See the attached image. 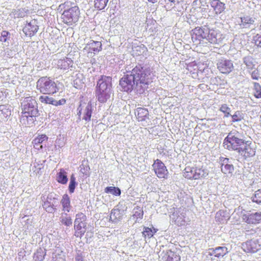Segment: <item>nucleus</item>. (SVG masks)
Wrapping results in <instances>:
<instances>
[{"mask_svg": "<svg viewBox=\"0 0 261 261\" xmlns=\"http://www.w3.org/2000/svg\"><path fill=\"white\" fill-rule=\"evenodd\" d=\"M186 214L183 209L179 208L174 212L171 218L178 225H183L185 223Z\"/></svg>", "mask_w": 261, "mask_h": 261, "instance_id": "dca6fc26", "label": "nucleus"}, {"mask_svg": "<svg viewBox=\"0 0 261 261\" xmlns=\"http://www.w3.org/2000/svg\"><path fill=\"white\" fill-rule=\"evenodd\" d=\"M219 110L224 114V117H228L231 116L230 114L231 109L226 104L221 105Z\"/></svg>", "mask_w": 261, "mask_h": 261, "instance_id": "37998d69", "label": "nucleus"}, {"mask_svg": "<svg viewBox=\"0 0 261 261\" xmlns=\"http://www.w3.org/2000/svg\"><path fill=\"white\" fill-rule=\"evenodd\" d=\"M77 185V182L76 181V178L74 175L72 174L70 178V182L68 187V190L70 193H73L74 191L76 186Z\"/></svg>", "mask_w": 261, "mask_h": 261, "instance_id": "a19ab883", "label": "nucleus"}, {"mask_svg": "<svg viewBox=\"0 0 261 261\" xmlns=\"http://www.w3.org/2000/svg\"><path fill=\"white\" fill-rule=\"evenodd\" d=\"M169 1H170V2L172 3H175L176 2H177V0H168Z\"/></svg>", "mask_w": 261, "mask_h": 261, "instance_id": "680f3d73", "label": "nucleus"}, {"mask_svg": "<svg viewBox=\"0 0 261 261\" xmlns=\"http://www.w3.org/2000/svg\"><path fill=\"white\" fill-rule=\"evenodd\" d=\"M76 261H84L82 256L78 255L75 258Z\"/></svg>", "mask_w": 261, "mask_h": 261, "instance_id": "bf43d9fd", "label": "nucleus"}, {"mask_svg": "<svg viewBox=\"0 0 261 261\" xmlns=\"http://www.w3.org/2000/svg\"><path fill=\"white\" fill-rule=\"evenodd\" d=\"M51 205H52V204L51 203L50 204V203H47L46 202H44V204L42 205V206L44 209H45V207L50 206Z\"/></svg>", "mask_w": 261, "mask_h": 261, "instance_id": "4d7b16f0", "label": "nucleus"}, {"mask_svg": "<svg viewBox=\"0 0 261 261\" xmlns=\"http://www.w3.org/2000/svg\"><path fill=\"white\" fill-rule=\"evenodd\" d=\"M77 114L80 115L82 113V105H80L79 108H77Z\"/></svg>", "mask_w": 261, "mask_h": 261, "instance_id": "13d9d810", "label": "nucleus"}, {"mask_svg": "<svg viewBox=\"0 0 261 261\" xmlns=\"http://www.w3.org/2000/svg\"><path fill=\"white\" fill-rule=\"evenodd\" d=\"M210 4L217 15L221 13L226 9L225 4L220 0H210Z\"/></svg>", "mask_w": 261, "mask_h": 261, "instance_id": "6ab92c4d", "label": "nucleus"}, {"mask_svg": "<svg viewBox=\"0 0 261 261\" xmlns=\"http://www.w3.org/2000/svg\"><path fill=\"white\" fill-rule=\"evenodd\" d=\"M195 179L206 177L208 175L207 170L201 168H195Z\"/></svg>", "mask_w": 261, "mask_h": 261, "instance_id": "72a5a7b5", "label": "nucleus"}, {"mask_svg": "<svg viewBox=\"0 0 261 261\" xmlns=\"http://www.w3.org/2000/svg\"><path fill=\"white\" fill-rule=\"evenodd\" d=\"M39 99L42 103L50 104L55 106L63 105L66 102V100L64 98H62L59 100H57L53 97L47 95H42L39 97Z\"/></svg>", "mask_w": 261, "mask_h": 261, "instance_id": "a211bd4d", "label": "nucleus"}, {"mask_svg": "<svg viewBox=\"0 0 261 261\" xmlns=\"http://www.w3.org/2000/svg\"><path fill=\"white\" fill-rule=\"evenodd\" d=\"M13 15L15 18L16 17H23L24 16V13L20 12V10H15L13 12Z\"/></svg>", "mask_w": 261, "mask_h": 261, "instance_id": "603ef678", "label": "nucleus"}, {"mask_svg": "<svg viewBox=\"0 0 261 261\" xmlns=\"http://www.w3.org/2000/svg\"><path fill=\"white\" fill-rule=\"evenodd\" d=\"M253 41L255 44L257 46L261 47V35L257 34L253 37Z\"/></svg>", "mask_w": 261, "mask_h": 261, "instance_id": "3c124183", "label": "nucleus"}, {"mask_svg": "<svg viewBox=\"0 0 261 261\" xmlns=\"http://www.w3.org/2000/svg\"><path fill=\"white\" fill-rule=\"evenodd\" d=\"M251 77L253 80H257L258 79L259 74H258V72L257 70H254V71H253L252 72V73H251Z\"/></svg>", "mask_w": 261, "mask_h": 261, "instance_id": "864d4df0", "label": "nucleus"}, {"mask_svg": "<svg viewBox=\"0 0 261 261\" xmlns=\"http://www.w3.org/2000/svg\"><path fill=\"white\" fill-rule=\"evenodd\" d=\"M254 96L256 98H261V86L257 83H254Z\"/></svg>", "mask_w": 261, "mask_h": 261, "instance_id": "de8ad7c7", "label": "nucleus"}, {"mask_svg": "<svg viewBox=\"0 0 261 261\" xmlns=\"http://www.w3.org/2000/svg\"><path fill=\"white\" fill-rule=\"evenodd\" d=\"M217 68L222 73L228 74L233 69V65L232 61L224 58H222L218 61Z\"/></svg>", "mask_w": 261, "mask_h": 261, "instance_id": "9b49d317", "label": "nucleus"}, {"mask_svg": "<svg viewBox=\"0 0 261 261\" xmlns=\"http://www.w3.org/2000/svg\"><path fill=\"white\" fill-rule=\"evenodd\" d=\"M65 253L59 247L57 248L53 254V261H65Z\"/></svg>", "mask_w": 261, "mask_h": 261, "instance_id": "393cba45", "label": "nucleus"}, {"mask_svg": "<svg viewBox=\"0 0 261 261\" xmlns=\"http://www.w3.org/2000/svg\"><path fill=\"white\" fill-rule=\"evenodd\" d=\"M72 61L68 58L60 59L58 61L57 66L58 68L66 70L72 66Z\"/></svg>", "mask_w": 261, "mask_h": 261, "instance_id": "5701e85b", "label": "nucleus"}, {"mask_svg": "<svg viewBox=\"0 0 261 261\" xmlns=\"http://www.w3.org/2000/svg\"><path fill=\"white\" fill-rule=\"evenodd\" d=\"M208 253H209L210 255H211V256L212 255H214L215 257H217V253L216 252L215 248H211V249H209Z\"/></svg>", "mask_w": 261, "mask_h": 261, "instance_id": "6e6d98bb", "label": "nucleus"}, {"mask_svg": "<svg viewBox=\"0 0 261 261\" xmlns=\"http://www.w3.org/2000/svg\"><path fill=\"white\" fill-rule=\"evenodd\" d=\"M238 152L245 158L252 156L255 154V151L252 149L248 142H245L244 145L240 146Z\"/></svg>", "mask_w": 261, "mask_h": 261, "instance_id": "f3484780", "label": "nucleus"}, {"mask_svg": "<svg viewBox=\"0 0 261 261\" xmlns=\"http://www.w3.org/2000/svg\"><path fill=\"white\" fill-rule=\"evenodd\" d=\"M61 203L63 207V210L69 212L70 210V200L67 194L63 196Z\"/></svg>", "mask_w": 261, "mask_h": 261, "instance_id": "cd10ccee", "label": "nucleus"}, {"mask_svg": "<svg viewBox=\"0 0 261 261\" xmlns=\"http://www.w3.org/2000/svg\"><path fill=\"white\" fill-rule=\"evenodd\" d=\"M133 217L136 219V221H137L138 219H142L143 216V211L141 207H135L133 210Z\"/></svg>", "mask_w": 261, "mask_h": 261, "instance_id": "ea45409f", "label": "nucleus"}, {"mask_svg": "<svg viewBox=\"0 0 261 261\" xmlns=\"http://www.w3.org/2000/svg\"><path fill=\"white\" fill-rule=\"evenodd\" d=\"M71 5L70 2H66L59 6L60 8L64 9L61 18L64 23L69 25H72L77 22L80 16L79 7L74 4L73 6Z\"/></svg>", "mask_w": 261, "mask_h": 261, "instance_id": "7ed1b4c3", "label": "nucleus"}, {"mask_svg": "<svg viewBox=\"0 0 261 261\" xmlns=\"http://www.w3.org/2000/svg\"><path fill=\"white\" fill-rule=\"evenodd\" d=\"M87 217L84 214L81 213L76 215L74 222V236L81 238L86 231Z\"/></svg>", "mask_w": 261, "mask_h": 261, "instance_id": "0eeeda50", "label": "nucleus"}, {"mask_svg": "<svg viewBox=\"0 0 261 261\" xmlns=\"http://www.w3.org/2000/svg\"><path fill=\"white\" fill-rule=\"evenodd\" d=\"M105 192L115 196H120L121 194V190L119 188L115 187H107L105 188Z\"/></svg>", "mask_w": 261, "mask_h": 261, "instance_id": "58836bf2", "label": "nucleus"}, {"mask_svg": "<svg viewBox=\"0 0 261 261\" xmlns=\"http://www.w3.org/2000/svg\"><path fill=\"white\" fill-rule=\"evenodd\" d=\"M45 254V249L39 248L37 250L36 252L34 253V259L36 261H42L44 259Z\"/></svg>", "mask_w": 261, "mask_h": 261, "instance_id": "7c9ffc66", "label": "nucleus"}, {"mask_svg": "<svg viewBox=\"0 0 261 261\" xmlns=\"http://www.w3.org/2000/svg\"><path fill=\"white\" fill-rule=\"evenodd\" d=\"M109 0H95L94 6L98 10L103 9L108 2Z\"/></svg>", "mask_w": 261, "mask_h": 261, "instance_id": "79ce46f5", "label": "nucleus"}, {"mask_svg": "<svg viewBox=\"0 0 261 261\" xmlns=\"http://www.w3.org/2000/svg\"><path fill=\"white\" fill-rule=\"evenodd\" d=\"M23 117H36L38 114V105L32 97H25L21 103Z\"/></svg>", "mask_w": 261, "mask_h": 261, "instance_id": "423d86ee", "label": "nucleus"}, {"mask_svg": "<svg viewBox=\"0 0 261 261\" xmlns=\"http://www.w3.org/2000/svg\"><path fill=\"white\" fill-rule=\"evenodd\" d=\"M206 40L212 44H219L223 38V35L218 30L209 29L207 28L205 37Z\"/></svg>", "mask_w": 261, "mask_h": 261, "instance_id": "9d476101", "label": "nucleus"}, {"mask_svg": "<svg viewBox=\"0 0 261 261\" xmlns=\"http://www.w3.org/2000/svg\"><path fill=\"white\" fill-rule=\"evenodd\" d=\"M93 109L91 103L89 102L87 104L85 108L84 109L83 119L86 121H90L91 120V115Z\"/></svg>", "mask_w": 261, "mask_h": 261, "instance_id": "bb28decb", "label": "nucleus"}, {"mask_svg": "<svg viewBox=\"0 0 261 261\" xmlns=\"http://www.w3.org/2000/svg\"><path fill=\"white\" fill-rule=\"evenodd\" d=\"M244 144L242 134L234 130L229 132L223 140L224 147L230 151H238L240 146Z\"/></svg>", "mask_w": 261, "mask_h": 261, "instance_id": "20e7f679", "label": "nucleus"}, {"mask_svg": "<svg viewBox=\"0 0 261 261\" xmlns=\"http://www.w3.org/2000/svg\"><path fill=\"white\" fill-rule=\"evenodd\" d=\"M95 94L98 101L106 102L110 98L112 93V77L101 76L97 82Z\"/></svg>", "mask_w": 261, "mask_h": 261, "instance_id": "f03ea898", "label": "nucleus"}, {"mask_svg": "<svg viewBox=\"0 0 261 261\" xmlns=\"http://www.w3.org/2000/svg\"><path fill=\"white\" fill-rule=\"evenodd\" d=\"M152 72V69L149 67L140 64L136 65L131 71H127L135 81L136 87L143 89L146 88L147 85L152 82L153 76Z\"/></svg>", "mask_w": 261, "mask_h": 261, "instance_id": "f257e3e1", "label": "nucleus"}, {"mask_svg": "<svg viewBox=\"0 0 261 261\" xmlns=\"http://www.w3.org/2000/svg\"><path fill=\"white\" fill-rule=\"evenodd\" d=\"M207 30V28H195L193 30V34L192 37V39H198L199 41H201V39H204V37H205V34H206Z\"/></svg>", "mask_w": 261, "mask_h": 261, "instance_id": "aec40b11", "label": "nucleus"}, {"mask_svg": "<svg viewBox=\"0 0 261 261\" xmlns=\"http://www.w3.org/2000/svg\"><path fill=\"white\" fill-rule=\"evenodd\" d=\"M38 30V26L37 25V22L34 19L27 23L22 31L26 36L32 37L37 33Z\"/></svg>", "mask_w": 261, "mask_h": 261, "instance_id": "2eb2a0df", "label": "nucleus"}, {"mask_svg": "<svg viewBox=\"0 0 261 261\" xmlns=\"http://www.w3.org/2000/svg\"><path fill=\"white\" fill-rule=\"evenodd\" d=\"M11 115V110L10 106L1 105L0 106V115H3L5 118H7Z\"/></svg>", "mask_w": 261, "mask_h": 261, "instance_id": "f704fd0d", "label": "nucleus"}, {"mask_svg": "<svg viewBox=\"0 0 261 261\" xmlns=\"http://www.w3.org/2000/svg\"><path fill=\"white\" fill-rule=\"evenodd\" d=\"M217 253V257H223L228 253L227 248L225 247H218L215 248Z\"/></svg>", "mask_w": 261, "mask_h": 261, "instance_id": "c03bdc74", "label": "nucleus"}, {"mask_svg": "<svg viewBox=\"0 0 261 261\" xmlns=\"http://www.w3.org/2000/svg\"><path fill=\"white\" fill-rule=\"evenodd\" d=\"M149 2L152 3H155L156 2L157 0H148Z\"/></svg>", "mask_w": 261, "mask_h": 261, "instance_id": "052dcab7", "label": "nucleus"}, {"mask_svg": "<svg viewBox=\"0 0 261 261\" xmlns=\"http://www.w3.org/2000/svg\"><path fill=\"white\" fill-rule=\"evenodd\" d=\"M11 37L10 33L6 31H3L0 36V41L3 43H5V45H8L9 44V40Z\"/></svg>", "mask_w": 261, "mask_h": 261, "instance_id": "e433bc0d", "label": "nucleus"}, {"mask_svg": "<svg viewBox=\"0 0 261 261\" xmlns=\"http://www.w3.org/2000/svg\"><path fill=\"white\" fill-rule=\"evenodd\" d=\"M91 51L98 53L101 50V43L99 41L90 40L87 44Z\"/></svg>", "mask_w": 261, "mask_h": 261, "instance_id": "a878e982", "label": "nucleus"}, {"mask_svg": "<svg viewBox=\"0 0 261 261\" xmlns=\"http://www.w3.org/2000/svg\"><path fill=\"white\" fill-rule=\"evenodd\" d=\"M219 163L221 165V169L222 173L225 174H231L234 171V167L232 161L228 158L220 157Z\"/></svg>", "mask_w": 261, "mask_h": 261, "instance_id": "ddd939ff", "label": "nucleus"}, {"mask_svg": "<svg viewBox=\"0 0 261 261\" xmlns=\"http://www.w3.org/2000/svg\"><path fill=\"white\" fill-rule=\"evenodd\" d=\"M252 201L257 204H261V189L255 192L254 195L251 197Z\"/></svg>", "mask_w": 261, "mask_h": 261, "instance_id": "a18cd8bd", "label": "nucleus"}, {"mask_svg": "<svg viewBox=\"0 0 261 261\" xmlns=\"http://www.w3.org/2000/svg\"><path fill=\"white\" fill-rule=\"evenodd\" d=\"M230 116L233 122L240 121L243 119V114L239 111H236L233 115Z\"/></svg>", "mask_w": 261, "mask_h": 261, "instance_id": "49530a36", "label": "nucleus"}, {"mask_svg": "<svg viewBox=\"0 0 261 261\" xmlns=\"http://www.w3.org/2000/svg\"><path fill=\"white\" fill-rule=\"evenodd\" d=\"M67 172L63 169H61L57 174V180L62 184H66L68 181Z\"/></svg>", "mask_w": 261, "mask_h": 261, "instance_id": "c85d7f7f", "label": "nucleus"}, {"mask_svg": "<svg viewBox=\"0 0 261 261\" xmlns=\"http://www.w3.org/2000/svg\"><path fill=\"white\" fill-rule=\"evenodd\" d=\"M56 206V205H51L50 206L45 207V210L49 213H53L56 210V208H55Z\"/></svg>", "mask_w": 261, "mask_h": 261, "instance_id": "5fc2aeb1", "label": "nucleus"}, {"mask_svg": "<svg viewBox=\"0 0 261 261\" xmlns=\"http://www.w3.org/2000/svg\"><path fill=\"white\" fill-rule=\"evenodd\" d=\"M60 221L61 224L67 227H70L72 224V221L70 217L67 216V213L62 215L60 218Z\"/></svg>", "mask_w": 261, "mask_h": 261, "instance_id": "2f4dec72", "label": "nucleus"}, {"mask_svg": "<svg viewBox=\"0 0 261 261\" xmlns=\"http://www.w3.org/2000/svg\"><path fill=\"white\" fill-rule=\"evenodd\" d=\"M243 63L249 69H253L255 64L253 58L251 56H246L243 58Z\"/></svg>", "mask_w": 261, "mask_h": 261, "instance_id": "4c0bfd02", "label": "nucleus"}, {"mask_svg": "<svg viewBox=\"0 0 261 261\" xmlns=\"http://www.w3.org/2000/svg\"><path fill=\"white\" fill-rule=\"evenodd\" d=\"M195 168H191L190 167H187L185 169L184 172V176L188 179H195Z\"/></svg>", "mask_w": 261, "mask_h": 261, "instance_id": "c9c22d12", "label": "nucleus"}, {"mask_svg": "<svg viewBox=\"0 0 261 261\" xmlns=\"http://www.w3.org/2000/svg\"><path fill=\"white\" fill-rule=\"evenodd\" d=\"M37 88L44 94H53L59 90L54 80L47 76H42L38 80Z\"/></svg>", "mask_w": 261, "mask_h": 261, "instance_id": "39448f33", "label": "nucleus"}, {"mask_svg": "<svg viewBox=\"0 0 261 261\" xmlns=\"http://www.w3.org/2000/svg\"><path fill=\"white\" fill-rule=\"evenodd\" d=\"M244 222L248 224H257L261 223V212H255L244 214L242 217Z\"/></svg>", "mask_w": 261, "mask_h": 261, "instance_id": "4468645a", "label": "nucleus"}, {"mask_svg": "<svg viewBox=\"0 0 261 261\" xmlns=\"http://www.w3.org/2000/svg\"><path fill=\"white\" fill-rule=\"evenodd\" d=\"M243 250L247 253H255L260 249V245L257 239L247 241L242 244Z\"/></svg>", "mask_w": 261, "mask_h": 261, "instance_id": "f8f14e48", "label": "nucleus"}, {"mask_svg": "<svg viewBox=\"0 0 261 261\" xmlns=\"http://www.w3.org/2000/svg\"><path fill=\"white\" fill-rule=\"evenodd\" d=\"M48 203H51L52 205H56L58 202L57 199L53 196L52 194H49L47 197L46 200L45 201Z\"/></svg>", "mask_w": 261, "mask_h": 261, "instance_id": "8fccbe9b", "label": "nucleus"}, {"mask_svg": "<svg viewBox=\"0 0 261 261\" xmlns=\"http://www.w3.org/2000/svg\"><path fill=\"white\" fill-rule=\"evenodd\" d=\"M124 211L118 208H115L112 210L110 215V220L114 222L117 223L120 221L124 215Z\"/></svg>", "mask_w": 261, "mask_h": 261, "instance_id": "4be33fe9", "label": "nucleus"}, {"mask_svg": "<svg viewBox=\"0 0 261 261\" xmlns=\"http://www.w3.org/2000/svg\"><path fill=\"white\" fill-rule=\"evenodd\" d=\"M165 255L166 259L165 261H180V256L176 253L173 252L170 250H168Z\"/></svg>", "mask_w": 261, "mask_h": 261, "instance_id": "c756f323", "label": "nucleus"}, {"mask_svg": "<svg viewBox=\"0 0 261 261\" xmlns=\"http://www.w3.org/2000/svg\"><path fill=\"white\" fill-rule=\"evenodd\" d=\"M127 71L128 70H126V74L120 80L119 85L121 88V91L129 92L136 87V83L132 79L131 74L127 73Z\"/></svg>", "mask_w": 261, "mask_h": 261, "instance_id": "6e6552de", "label": "nucleus"}, {"mask_svg": "<svg viewBox=\"0 0 261 261\" xmlns=\"http://www.w3.org/2000/svg\"><path fill=\"white\" fill-rule=\"evenodd\" d=\"M184 0H177V3H179L181 2H182Z\"/></svg>", "mask_w": 261, "mask_h": 261, "instance_id": "e2e57ef3", "label": "nucleus"}, {"mask_svg": "<svg viewBox=\"0 0 261 261\" xmlns=\"http://www.w3.org/2000/svg\"><path fill=\"white\" fill-rule=\"evenodd\" d=\"M156 231L153 232L152 230L150 228L145 227L142 233L144 238H148L150 239L153 236L154 233Z\"/></svg>", "mask_w": 261, "mask_h": 261, "instance_id": "09e8293b", "label": "nucleus"}, {"mask_svg": "<svg viewBox=\"0 0 261 261\" xmlns=\"http://www.w3.org/2000/svg\"><path fill=\"white\" fill-rule=\"evenodd\" d=\"M135 115L139 121H145L149 119V112L147 109L138 108L135 110Z\"/></svg>", "mask_w": 261, "mask_h": 261, "instance_id": "412c9836", "label": "nucleus"}, {"mask_svg": "<svg viewBox=\"0 0 261 261\" xmlns=\"http://www.w3.org/2000/svg\"><path fill=\"white\" fill-rule=\"evenodd\" d=\"M241 24L243 28H247L250 24H252L254 23V20L253 18L249 16H245L241 17Z\"/></svg>", "mask_w": 261, "mask_h": 261, "instance_id": "473e14b6", "label": "nucleus"}, {"mask_svg": "<svg viewBox=\"0 0 261 261\" xmlns=\"http://www.w3.org/2000/svg\"><path fill=\"white\" fill-rule=\"evenodd\" d=\"M48 137L45 135H41L36 138L33 141L34 147L38 150L42 148V144L44 141H46Z\"/></svg>", "mask_w": 261, "mask_h": 261, "instance_id": "b1692460", "label": "nucleus"}, {"mask_svg": "<svg viewBox=\"0 0 261 261\" xmlns=\"http://www.w3.org/2000/svg\"><path fill=\"white\" fill-rule=\"evenodd\" d=\"M153 170L159 178H167L168 171L164 164L160 160H156L152 165Z\"/></svg>", "mask_w": 261, "mask_h": 261, "instance_id": "1a4fd4ad", "label": "nucleus"}]
</instances>
